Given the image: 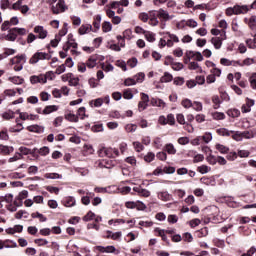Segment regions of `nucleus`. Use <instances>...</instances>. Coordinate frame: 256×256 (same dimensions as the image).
Here are the masks:
<instances>
[{
	"instance_id": "obj_39",
	"label": "nucleus",
	"mask_w": 256,
	"mask_h": 256,
	"mask_svg": "<svg viewBox=\"0 0 256 256\" xmlns=\"http://www.w3.org/2000/svg\"><path fill=\"white\" fill-rule=\"evenodd\" d=\"M23 159V155L19 152H16L15 155L8 159V163H15V161H19Z\"/></svg>"
},
{
	"instance_id": "obj_41",
	"label": "nucleus",
	"mask_w": 256,
	"mask_h": 256,
	"mask_svg": "<svg viewBox=\"0 0 256 256\" xmlns=\"http://www.w3.org/2000/svg\"><path fill=\"white\" fill-rule=\"evenodd\" d=\"M144 161H146V163H151L152 161H155V153H153V152H148V153L144 156Z\"/></svg>"
},
{
	"instance_id": "obj_22",
	"label": "nucleus",
	"mask_w": 256,
	"mask_h": 256,
	"mask_svg": "<svg viewBox=\"0 0 256 256\" xmlns=\"http://www.w3.org/2000/svg\"><path fill=\"white\" fill-rule=\"evenodd\" d=\"M17 39V33L13 28L9 30V33L5 36L6 41H15Z\"/></svg>"
},
{
	"instance_id": "obj_43",
	"label": "nucleus",
	"mask_w": 256,
	"mask_h": 256,
	"mask_svg": "<svg viewBox=\"0 0 256 256\" xmlns=\"http://www.w3.org/2000/svg\"><path fill=\"white\" fill-rule=\"evenodd\" d=\"M200 139H203L206 143H211V141H213V134L206 132L202 137H200Z\"/></svg>"
},
{
	"instance_id": "obj_29",
	"label": "nucleus",
	"mask_w": 256,
	"mask_h": 256,
	"mask_svg": "<svg viewBox=\"0 0 256 256\" xmlns=\"http://www.w3.org/2000/svg\"><path fill=\"white\" fill-rule=\"evenodd\" d=\"M216 133H218L222 137H229L233 131H229L226 128H219L216 130Z\"/></svg>"
},
{
	"instance_id": "obj_2",
	"label": "nucleus",
	"mask_w": 256,
	"mask_h": 256,
	"mask_svg": "<svg viewBox=\"0 0 256 256\" xmlns=\"http://www.w3.org/2000/svg\"><path fill=\"white\" fill-rule=\"evenodd\" d=\"M26 62L25 55L15 56L10 60L11 65H14V71H22Z\"/></svg>"
},
{
	"instance_id": "obj_37",
	"label": "nucleus",
	"mask_w": 256,
	"mask_h": 256,
	"mask_svg": "<svg viewBox=\"0 0 256 256\" xmlns=\"http://www.w3.org/2000/svg\"><path fill=\"white\" fill-rule=\"evenodd\" d=\"M227 115L229 117H233V118L239 117V115H241V111H239V109H235V108L230 109V110L227 111Z\"/></svg>"
},
{
	"instance_id": "obj_18",
	"label": "nucleus",
	"mask_w": 256,
	"mask_h": 256,
	"mask_svg": "<svg viewBox=\"0 0 256 256\" xmlns=\"http://www.w3.org/2000/svg\"><path fill=\"white\" fill-rule=\"evenodd\" d=\"M97 66V56H91L87 61H86V67L88 69H93Z\"/></svg>"
},
{
	"instance_id": "obj_32",
	"label": "nucleus",
	"mask_w": 256,
	"mask_h": 256,
	"mask_svg": "<svg viewBox=\"0 0 256 256\" xmlns=\"http://www.w3.org/2000/svg\"><path fill=\"white\" fill-rule=\"evenodd\" d=\"M20 154L23 155H33L37 149H34L33 151L27 147H20L19 148Z\"/></svg>"
},
{
	"instance_id": "obj_25",
	"label": "nucleus",
	"mask_w": 256,
	"mask_h": 256,
	"mask_svg": "<svg viewBox=\"0 0 256 256\" xmlns=\"http://www.w3.org/2000/svg\"><path fill=\"white\" fill-rule=\"evenodd\" d=\"M113 30V25L109 21H105L102 24V31L103 33H109Z\"/></svg>"
},
{
	"instance_id": "obj_19",
	"label": "nucleus",
	"mask_w": 256,
	"mask_h": 256,
	"mask_svg": "<svg viewBox=\"0 0 256 256\" xmlns=\"http://www.w3.org/2000/svg\"><path fill=\"white\" fill-rule=\"evenodd\" d=\"M93 27L95 28L94 33H97L101 29V15H96L93 21Z\"/></svg>"
},
{
	"instance_id": "obj_27",
	"label": "nucleus",
	"mask_w": 256,
	"mask_h": 256,
	"mask_svg": "<svg viewBox=\"0 0 256 256\" xmlns=\"http://www.w3.org/2000/svg\"><path fill=\"white\" fill-rule=\"evenodd\" d=\"M11 2L9 0H1L0 1V8L2 9V11H5L7 9H12Z\"/></svg>"
},
{
	"instance_id": "obj_58",
	"label": "nucleus",
	"mask_w": 256,
	"mask_h": 256,
	"mask_svg": "<svg viewBox=\"0 0 256 256\" xmlns=\"http://www.w3.org/2000/svg\"><path fill=\"white\" fill-rule=\"evenodd\" d=\"M69 85L72 87H77V85H79V78L72 75V78L69 80Z\"/></svg>"
},
{
	"instance_id": "obj_15",
	"label": "nucleus",
	"mask_w": 256,
	"mask_h": 256,
	"mask_svg": "<svg viewBox=\"0 0 256 256\" xmlns=\"http://www.w3.org/2000/svg\"><path fill=\"white\" fill-rule=\"evenodd\" d=\"M97 251H99L100 253H115L117 249L115 248V246H97Z\"/></svg>"
},
{
	"instance_id": "obj_46",
	"label": "nucleus",
	"mask_w": 256,
	"mask_h": 256,
	"mask_svg": "<svg viewBox=\"0 0 256 256\" xmlns=\"http://www.w3.org/2000/svg\"><path fill=\"white\" fill-rule=\"evenodd\" d=\"M67 43L70 47H72V49H77V42H75V39H73V35H68Z\"/></svg>"
},
{
	"instance_id": "obj_1",
	"label": "nucleus",
	"mask_w": 256,
	"mask_h": 256,
	"mask_svg": "<svg viewBox=\"0 0 256 256\" xmlns=\"http://www.w3.org/2000/svg\"><path fill=\"white\" fill-rule=\"evenodd\" d=\"M245 13H249V6L247 5H236L233 8L230 7L226 9V15H228V17H231V15H241Z\"/></svg>"
},
{
	"instance_id": "obj_40",
	"label": "nucleus",
	"mask_w": 256,
	"mask_h": 256,
	"mask_svg": "<svg viewBox=\"0 0 256 256\" xmlns=\"http://www.w3.org/2000/svg\"><path fill=\"white\" fill-rule=\"evenodd\" d=\"M209 64L211 65V67H214L212 72V75H214V77H221V69L216 68L215 67V63L213 62H209Z\"/></svg>"
},
{
	"instance_id": "obj_5",
	"label": "nucleus",
	"mask_w": 256,
	"mask_h": 256,
	"mask_svg": "<svg viewBox=\"0 0 256 256\" xmlns=\"http://www.w3.org/2000/svg\"><path fill=\"white\" fill-rule=\"evenodd\" d=\"M69 7L66 6L65 0H58L56 4L52 5V12L54 15H59V13H65Z\"/></svg>"
},
{
	"instance_id": "obj_53",
	"label": "nucleus",
	"mask_w": 256,
	"mask_h": 256,
	"mask_svg": "<svg viewBox=\"0 0 256 256\" xmlns=\"http://www.w3.org/2000/svg\"><path fill=\"white\" fill-rule=\"evenodd\" d=\"M125 162L128 163L129 165H131L132 167H135V165H137V159L135 158V156H129L125 159Z\"/></svg>"
},
{
	"instance_id": "obj_45",
	"label": "nucleus",
	"mask_w": 256,
	"mask_h": 256,
	"mask_svg": "<svg viewBox=\"0 0 256 256\" xmlns=\"http://www.w3.org/2000/svg\"><path fill=\"white\" fill-rule=\"evenodd\" d=\"M192 108L194 109V111H203V103L199 101H194L192 103Z\"/></svg>"
},
{
	"instance_id": "obj_7",
	"label": "nucleus",
	"mask_w": 256,
	"mask_h": 256,
	"mask_svg": "<svg viewBox=\"0 0 256 256\" xmlns=\"http://www.w3.org/2000/svg\"><path fill=\"white\" fill-rule=\"evenodd\" d=\"M227 39V34L225 30L222 31L221 37H213L211 39V43L214 46L215 49H220L223 45V41Z\"/></svg>"
},
{
	"instance_id": "obj_10",
	"label": "nucleus",
	"mask_w": 256,
	"mask_h": 256,
	"mask_svg": "<svg viewBox=\"0 0 256 256\" xmlns=\"http://www.w3.org/2000/svg\"><path fill=\"white\" fill-rule=\"evenodd\" d=\"M157 17L162 21H171V19H173V16L169 15V12L164 9H159L157 11Z\"/></svg>"
},
{
	"instance_id": "obj_49",
	"label": "nucleus",
	"mask_w": 256,
	"mask_h": 256,
	"mask_svg": "<svg viewBox=\"0 0 256 256\" xmlns=\"http://www.w3.org/2000/svg\"><path fill=\"white\" fill-rule=\"evenodd\" d=\"M249 83L250 87L256 90V73H252V75L249 77Z\"/></svg>"
},
{
	"instance_id": "obj_52",
	"label": "nucleus",
	"mask_w": 256,
	"mask_h": 256,
	"mask_svg": "<svg viewBox=\"0 0 256 256\" xmlns=\"http://www.w3.org/2000/svg\"><path fill=\"white\" fill-rule=\"evenodd\" d=\"M255 63V59L253 58H246L243 60L242 64H240V67H249V65H253Z\"/></svg>"
},
{
	"instance_id": "obj_8",
	"label": "nucleus",
	"mask_w": 256,
	"mask_h": 256,
	"mask_svg": "<svg viewBox=\"0 0 256 256\" xmlns=\"http://www.w3.org/2000/svg\"><path fill=\"white\" fill-rule=\"evenodd\" d=\"M34 33L38 35V39H46L48 35L47 30L43 26H35Z\"/></svg>"
},
{
	"instance_id": "obj_48",
	"label": "nucleus",
	"mask_w": 256,
	"mask_h": 256,
	"mask_svg": "<svg viewBox=\"0 0 256 256\" xmlns=\"http://www.w3.org/2000/svg\"><path fill=\"white\" fill-rule=\"evenodd\" d=\"M43 77L45 78V83H47V80L53 81V79H55V73H53V71H48L43 74Z\"/></svg>"
},
{
	"instance_id": "obj_6",
	"label": "nucleus",
	"mask_w": 256,
	"mask_h": 256,
	"mask_svg": "<svg viewBox=\"0 0 256 256\" xmlns=\"http://www.w3.org/2000/svg\"><path fill=\"white\" fill-rule=\"evenodd\" d=\"M13 11H20L22 15H27L29 13V6L28 5H23V0H18L14 4H12Z\"/></svg>"
},
{
	"instance_id": "obj_38",
	"label": "nucleus",
	"mask_w": 256,
	"mask_h": 256,
	"mask_svg": "<svg viewBox=\"0 0 256 256\" xmlns=\"http://www.w3.org/2000/svg\"><path fill=\"white\" fill-rule=\"evenodd\" d=\"M27 197H29V191L23 190L18 194L16 199L20 202H23V199H27Z\"/></svg>"
},
{
	"instance_id": "obj_3",
	"label": "nucleus",
	"mask_w": 256,
	"mask_h": 256,
	"mask_svg": "<svg viewBox=\"0 0 256 256\" xmlns=\"http://www.w3.org/2000/svg\"><path fill=\"white\" fill-rule=\"evenodd\" d=\"M98 155L99 157L115 158V157H119V150L115 148L103 147L98 151Z\"/></svg>"
},
{
	"instance_id": "obj_13",
	"label": "nucleus",
	"mask_w": 256,
	"mask_h": 256,
	"mask_svg": "<svg viewBox=\"0 0 256 256\" xmlns=\"http://www.w3.org/2000/svg\"><path fill=\"white\" fill-rule=\"evenodd\" d=\"M30 83H32V85H35L37 83H42L45 84V76H43V74L40 75H33L30 77Z\"/></svg>"
},
{
	"instance_id": "obj_30",
	"label": "nucleus",
	"mask_w": 256,
	"mask_h": 256,
	"mask_svg": "<svg viewBox=\"0 0 256 256\" xmlns=\"http://www.w3.org/2000/svg\"><path fill=\"white\" fill-rule=\"evenodd\" d=\"M165 151L168 155H175V153H177V149H175V146L171 143L165 145Z\"/></svg>"
},
{
	"instance_id": "obj_11",
	"label": "nucleus",
	"mask_w": 256,
	"mask_h": 256,
	"mask_svg": "<svg viewBox=\"0 0 256 256\" xmlns=\"http://www.w3.org/2000/svg\"><path fill=\"white\" fill-rule=\"evenodd\" d=\"M39 116L35 115V114H29L27 112H20V119H22V121H35V119H38Z\"/></svg>"
},
{
	"instance_id": "obj_59",
	"label": "nucleus",
	"mask_w": 256,
	"mask_h": 256,
	"mask_svg": "<svg viewBox=\"0 0 256 256\" xmlns=\"http://www.w3.org/2000/svg\"><path fill=\"white\" fill-rule=\"evenodd\" d=\"M248 25L250 27V29H255L256 28V16H251L249 21H248Z\"/></svg>"
},
{
	"instance_id": "obj_33",
	"label": "nucleus",
	"mask_w": 256,
	"mask_h": 256,
	"mask_svg": "<svg viewBox=\"0 0 256 256\" xmlns=\"http://www.w3.org/2000/svg\"><path fill=\"white\" fill-rule=\"evenodd\" d=\"M159 199H161L162 201H171V194H169V192H160L158 194Z\"/></svg>"
},
{
	"instance_id": "obj_47",
	"label": "nucleus",
	"mask_w": 256,
	"mask_h": 256,
	"mask_svg": "<svg viewBox=\"0 0 256 256\" xmlns=\"http://www.w3.org/2000/svg\"><path fill=\"white\" fill-rule=\"evenodd\" d=\"M3 119H6V121H9V119H15V112L13 111H8L4 112L2 114Z\"/></svg>"
},
{
	"instance_id": "obj_26",
	"label": "nucleus",
	"mask_w": 256,
	"mask_h": 256,
	"mask_svg": "<svg viewBox=\"0 0 256 256\" xmlns=\"http://www.w3.org/2000/svg\"><path fill=\"white\" fill-rule=\"evenodd\" d=\"M27 130L31 133H43V127L39 125H31L27 127Z\"/></svg>"
},
{
	"instance_id": "obj_20",
	"label": "nucleus",
	"mask_w": 256,
	"mask_h": 256,
	"mask_svg": "<svg viewBox=\"0 0 256 256\" xmlns=\"http://www.w3.org/2000/svg\"><path fill=\"white\" fill-rule=\"evenodd\" d=\"M65 119L67 121H70L71 123H79V116H77V114H73V113H67L65 114Z\"/></svg>"
},
{
	"instance_id": "obj_64",
	"label": "nucleus",
	"mask_w": 256,
	"mask_h": 256,
	"mask_svg": "<svg viewBox=\"0 0 256 256\" xmlns=\"http://www.w3.org/2000/svg\"><path fill=\"white\" fill-rule=\"evenodd\" d=\"M198 171L202 175H205V173H207L208 171H211V169L207 165H202V166L198 167Z\"/></svg>"
},
{
	"instance_id": "obj_63",
	"label": "nucleus",
	"mask_w": 256,
	"mask_h": 256,
	"mask_svg": "<svg viewBox=\"0 0 256 256\" xmlns=\"http://www.w3.org/2000/svg\"><path fill=\"white\" fill-rule=\"evenodd\" d=\"M197 21H195L194 19H189L186 21V26L190 27L191 29H195V27H197Z\"/></svg>"
},
{
	"instance_id": "obj_44",
	"label": "nucleus",
	"mask_w": 256,
	"mask_h": 256,
	"mask_svg": "<svg viewBox=\"0 0 256 256\" xmlns=\"http://www.w3.org/2000/svg\"><path fill=\"white\" fill-rule=\"evenodd\" d=\"M181 105L184 107V109H191V107H193V102L186 98L182 100Z\"/></svg>"
},
{
	"instance_id": "obj_36",
	"label": "nucleus",
	"mask_w": 256,
	"mask_h": 256,
	"mask_svg": "<svg viewBox=\"0 0 256 256\" xmlns=\"http://www.w3.org/2000/svg\"><path fill=\"white\" fill-rule=\"evenodd\" d=\"M125 131H126V133H135V131H137V125L136 124H126Z\"/></svg>"
},
{
	"instance_id": "obj_57",
	"label": "nucleus",
	"mask_w": 256,
	"mask_h": 256,
	"mask_svg": "<svg viewBox=\"0 0 256 256\" xmlns=\"http://www.w3.org/2000/svg\"><path fill=\"white\" fill-rule=\"evenodd\" d=\"M134 149L135 151H137V153H141V151H143V149H145V146H143V144H141V142H134Z\"/></svg>"
},
{
	"instance_id": "obj_42",
	"label": "nucleus",
	"mask_w": 256,
	"mask_h": 256,
	"mask_svg": "<svg viewBox=\"0 0 256 256\" xmlns=\"http://www.w3.org/2000/svg\"><path fill=\"white\" fill-rule=\"evenodd\" d=\"M144 37L146 41H149V43H153V41H155V34L149 31L144 32Z\"/></svg>"
},
{
	"instance_id": "obj_24",
	"label": "nucleus",
	"mask_w": 256,
	"mask_h": 256,
	"mask_svg": "<svg viewBox=\"0 0 256 256\" xmlns=\"http://www.w3.org/2000/svg\"><path fill=\"white\" fill-rule=\"evenodd\" d=\"M173 81V75L168 72H165L164 75L160 78L161 83H171Z\"/></svg>"
},
{
	"instance_id": "obj_55",
	"label": "nucleus",
	"mask_w": 256,
	"mask_h": 256,
	"mask_svg": "<svg viewBox=\"0 0 256 256\" xmlns=\"http://www.w3.org/2000/svg\"><path fill=\"white\" fill-rule=\"evenodd\" d=\"M76 115H77L78 119H79V117H80V119H85V117H87V114H85V107H80L78 109Z\"/></svg>"
},
{
	"instance_id": "obj_31",
	"label": "nucleus",
	"mask_w": 256,
	"mask_h": 256,
	"mask_svg": "<svg viewBox=\"0 0 256 256\" xmlns=\"http://www.w3.org/2000/svg\"><path fill=\"white\" fill-rule=\"evenodd\" d=\"M90 107H101L103 105V98H97L89 102Z\"/></svg>"
},
{
	"instance_id": "obj_14",
	"label": "nucleus",
	"mask_w": 256,
	"mask_h": 256,
	"mask_svg": "<svg viewBox=\"0 0 256 256\" xmlns=\"http://www.w3.org/2000/svg\"><path fill=\"white\" fill-rule=\"evenodd\" d=\"M15 151L13 146H5L0 144V155H11Z\"/></svg>"
},
{
	"instance_id": "obj_61",
	"label": "nucleus",
	"mask_w": 256,
	"mask_h": 256,
	"mask_svg": "<svg viewBox=\"0 0 256 256\" xmlns=\"http://www.w3.org/2000/svg\"><path fill=\"white\" fill-rule=\"evenodd\" d=\"M206 160L210 165H217V156L209 155Z\"/></svg>"
},
{
	"instance_id": "obj_56",
	"label": "nucleus",
	"mask_w": 256,
	"mask_h": 256,
	"mask_svg": "<svg viewBox=\"0 0 256 256\" xmlns=\"http://www.w3.org/2000/svg\"><path fill=\"white\" fill-rule=\"evenodd\" d=\"M134 79H135L136 83H143V81L145 79V73H143V72L138 73L136 76H134Z\"/></svg>"
},
{
	"instance_id": "obj_34",
	"label": "nucleus",
	"mask_w": 256,
	"mask_h": 256,
	"mask_svg": "<svg viewBox=\"0 0 256 256\" xmlns=\"http://www.w3.org/2000/svg\"><path fill=\"white\" fill-rule=\"evenodd\" d=\"M9 81H11V83H13L14 85H23L24 80L19 76H14V77H10Z\"/></svg>"
},
{
	"instance_id": "obj_21",
	"label": "nucleus",
	"mask_w": 256,
	"mask_h": 256,
	"mask_svg": "<svg viewBox=\"0 0 256 256\" xmlns=\"http://www.w3.org/2000/svg\"><path fill=\"white\" fill-rule=\"evenodd\" d=\"M215 149L219 151L222 155H227L229 153V147L222 145V144H216Z\"/></svg>"
},
{
	"instance_id": "obj_23",
	"label": "nucleus",
	"mask_w": 256,
	"mask_h": 256,
	"mask_svg": "<svg viewBox=\"0 0 256 256\" xmlns=\"http://www.w3.org/2000/svg\"><path fill=\"white\" fill-rule=\"evenodd\" d=\"M211 117L215 121H223V119H225V113H223V112H211Z\"/></svg>"
},
{
	"instance_id": "obj_51",
	"label": "nucleus",
	"mask_w": 256,
	"mask_h": 256,
	"mask_svg": "<svg viewBox=\"0 0 256 256\" xmlns=\"http://www.w3.org/2000/svg\"><path fill=\"white\" fill-rule=\"evenodd\" d=\"M82 219L85 222L93 221L95 219V213L89 211Z\"/></svg>"
},
{
	"instance_id": "obj_28",
	"label": "nucleus",
	"mask_w": 256,
	"mask_h": 256,
	"mask_svg": "<svg viewBox=\"0 0 256 256\" xmlns=\"http://www.w3.org/2000/svg\"><path fill=\"white\" fill-rule=\"evenodd\" d=\"M32 219H39V221L41 223H45V221H47V217H45V215L39 213V212H35L31 214Z\"/></svg>"
},
{
	"instance_id": "obj_16",
	"label": "nucleus",
	"mask_w": 256,
	"mask_h": 256,
	"mask_svg": "<svg viewBox=\"0 0 256 256\" xmlns=\"http://www.w3.org/2000/svg\"><path fill=\"white\" fill-rule=\"evenodd\" d=\"M151 105L153 107H160L161 109H165V101L162 99L152 98L151 99Z\"/></svg>"
},
{
	"instance_id": "obj_17",
	"label": "nucleus",
	"mask_w": 256,
	"mask_h": 256,
	"mask_svg": "<svg viewBox=\"0 0 256 256\" xmlns=\"http://www.w3.org/2000/svg\"><path fill=\"white\" fill-rule=\"evenodd\" d=\"M59 110V106L57 105H49V106H46L43 110V115H49L51 113H55V111H58Z\"/></svg>"
},
{
	"instance_id": "obj_12",
	"label": "nucleus",
	"mask_w": 256,
	"mask_h": 256,
	"mask_svg": "<svg viewBox=\"0 0 256 256\" xmlns=\"http://www.w3.org/2000/svg\"><path fill=\"white\" fill-rule=\"evenodd\" d=\"M90 31H93V26L91 24H83L78 29L79 35H87Z\"/></svg>"
},
{
	"instance_id": "obj_9",
	"label": "nucleus",
	"mask_w": 256,
	"mask_h": 256,
	"mask_svg": "<svg viewBox=\"0 0 256 256\" xmlns=\"http://www.w3.org/2000/svg\"><path fill=\"white\" fill-rule=\"evenodd\" d=\"M133 191L137 193L140 197H151V191L141 187V186H135L133 188Z\"/></svg>"
},
{
	"instance_id": "obj_50",
	"label": "nucleus",
	"mask_w": 256,
	"mask_h": 256,
	"mask_svg": "<svg viewBox=\"0 0 256 256\" xmlns=\"http://www.w3.org/2000/svg\"><path fill=\"white\" fill-rule=\"evenodd\" d=\"M242 135V139H253V137H255V134L253 133V131H244L241 132Z\"/></svg>"
},
{
	"instance_id": "obj_4",
	"label": "nucleus",
	"mask_w": 256,
	"mask_h": 256,
	"mask_svg": "<svg viewBox=\"0 0 256 256\" xmlns=\"http://www.w3.org/2000/svg\"><path fill=\"white\" fill-rule=\"evenodd\" d=\"M49 59H51V56L49 55V53L36 52L30 58L29 63H30V65H35V64L39 63V61H45V60L49 61Z\"/></svg>"
},
{
	"instance_id": "obj_62",
	"label": "nucleus",
	"mask_w": 256,
	"mask_h": 256,
	"mask_svg": "<svg viewBox=\"0 0 256 256\" xmlns=\"http://www.w3.org/2000/svg\"><path fill=\"white\" fill-rule=\"evenodd\" d=\"M136 209L138 211H145V209H147V205L141 201H136Z\"/></svg>"
},
{
	"instance_id": "obj_54",
	"label": "nucleus",
	"mask_w": 256,
	"mask_h": 256,
	"mask_svg": "<svg viewBox=\"0 0 256 256\" xmlns=\"http://www.w3.org/2000/svg\"><path fill=\"white\" fill-rule=\"evenodd\" d=\"M212 103H214V109H219L221 105V100L219 99L218 95L212 97Z\"/></svg>"
},
{
	"instance_id": "obj_60",
	"label": "nucleus",
	"mask_w": 256,
	"mask_h": 256,
	"mask_svg": "<svg viewBox=\"0 0 256 256\" xmlns=\"http://www.w3.org/2000/svg\"><path fill=\"white\" fill-rule=\"evenodd\" d=\"M61 175L57 173H47L45 174L46 179H61Z\"/></svg>"
},
{
	"instance_id": "obj_35",
	"label": "nucleus",
	"mask_w": 256,
	"mask_h": 256,
	"mask_svg": "<svg viewBox=\"0 0 256 256\" xmlns=\"http://www.w3.org/2000/svg\"><path fill=\"white\" fill-rule=\"evenodd\" d=\"M16 51L15 49L11 48H5L4 53L0 55L2 59H5V57H9V55H15Z\"/></svg>"
}]
</instances>
